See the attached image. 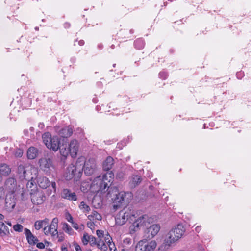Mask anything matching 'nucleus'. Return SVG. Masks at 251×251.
<instances>
[{"mask_svg":"<svg viewBox=\"0 0 251 251\" xmlns=\"http://www.w3.org/2000/svg\"><path fill=\"white\" fill-rule=\"evenodd\" d=\"M113 176V173L110 171L96 177L90 186V191L94 193L106 192L109 189Z\"/></svg>","mask_w":251,"mask_h":251,"instance_id":"nucleus-1","label":"nucleus"},{"mask_svg":"<svg viewBox=\"0 0 251 251\" xmlns=\"http://www.w3.org/2000/svg\"><path fill=\"white\" fill-rule=\"evenodd\" d=\"M185 229L182 224H179L173 228L167 234L166 243L168 246L178 240L182 237Z\"/></svg>","mask_w":251,"mask_h":251,"instance_id":"nucleus-2","label":"nucleus"},{"mask_svg":"<svg viewBox=\"0 0 251 251\" xmlns=\"http://www.w3.org/2000/svg\"><path fill=\"white\" fill-rule=\"evenodd\" d=\"M135 212L132 207L125 208L120 211L115 217L116 223L118 225H123L128 219H131L132 217L135 218Z\"/></svg>","mask_w":251,"mask_h":251,"instance_id":"nucleus-3","label":"nucleus"},{"mask_svg":"<svg viewBox=\"0 0 251 251\" xmlns=\"http://www.w3.org/2000/svg\"><path fill=\"white\" fill-rule=\"evenodd\" d=\"M151 220V218L146 214L142 215L135 220L132 225L130 227V233L134 234L142 226H147Z\"/></svg>","mask_w":251,"mask_h":251,"instance_id":"nucleus-4","label":"nucleus"},{"mask_svg":"<svg viewBox=\"0 0 251 251\" xmlns=\"http://www.w3.org/2000/svg\"><path fill=\"white\" fill-rule=\"evenodd\" d=\"M112 194L114 196L113 198H112V200H113V208L114 210H117L120 207L122 203H124V197L126 193L124 192H119L116 188H114L112 192L111 190L108 192V194L110 197H112Z\"/></svg>","mask_w":251,"mask_h":251,"instance_id":"nucleus-5","label":"nucleus"},{"mask_svg":"<svg viewBox=\"0 0 251 251\" xmlns=\"http://www.w3.org/2000/svg\"><path fill=\"white\" fill-rule=\"evenodd\" d=\"M32 171L36 172L37 170L35 168H31V167H25L23 165H19L17 169V173L19 178L21 180H26L29 181L33 179L32 176Z\"/></svg>","mask_w":251,"mask_h":251,"instance_id":"nucleus-6","label":"nucleus"},{"mask_svg":"<svg viewBox=\"0 0 251 251\" xmlns=\"http://www.w3.org/2000/svg\"><path fill=\"white\" fill-rule=\"evenodd\" d=\"M39 163L40 169L47 175L50 174L54 169L52 160L50 158H41Z\"/></svg>","mask_w":251,"mask_h":251,"instance_id":"nucleus-7","label":"nucleus"},{"mask_svg":"<svg viewBox=\"0 0 251 251\" xmlns=\"http://www.w3.org/2000/svg\"><path fill=\"white\" fill-rule=\"evenodd\" d=\"M83 170L87 176H91L97 171L96 162L94 159L86 160L83 166Z\"/></svg>","mask_w":251,"mask_h":251,"instance_id":"nucleus-8","label":"nucleus"},{"mask_svg":"<svg viewBox=\"0 0 251 251\" xmlns=\"http://www.w3.org/2000/svg\"><path fill=\"white\" fill-rule=\"evenodd\" d=\"M30 192L31 200L34 204H41L46 200V197L42 191L37 190H31Z\"/></svg>","mask_w":251,"mask_h":251,"instance_id":"nucleus-9","label":"nucleus"},{"mask_svg":"<svg viewBox=\"0 0 251 251\" xmlns=\"http://www.w3.org/2000/svg\"><path fill=\"white\" fill-rule=\"evenodd\" d=\"M82 173L81 169L77 170L76 166L71 164L67 168L65 177L67 180H70L74 177L79 178Z\"/></svg>","mask_w":251,"mask_h":251,"instance_id":"nucleus-10","label":"nucleus"},{"mask_svg":"<svg viewBox=\"0 0 251 251\" xmlns=\"http://www.w3.org/2000/svg\"><path fill=\"white\" fill-rule=\"evenodd\" d=\"M37 183L40 187L43 189H46L49 187L50 184L51 187L55 192L56 191V183L55 182H50L49 179L45 176H40L37 178Z\"/></svg>","mask_w":251,"mask_h":251,"instance_id":"nucleus-11","label":"nucleus"},{"mask_svg":"<svg viewBox=\"0 0 251 251\" xmlns=\"http://www.w3.org/2000/svg\"><path fill=\"white\" fill-rule=\"evenodd\" d=\"M17 188V183L15 178L10 177L6 179L5 182L4 189L9 194H13Z\"/></svg>","mask_w":251,"mask_h":251,"instance_id":"nucleus-12","label":"nucleus"},{"mask_svg":"<svg viewBox=\"0 0 251 251\" xmlns=\"http://www.w3.org/2000/svg\"><path fill=\"white\" fill-rule=\"evenodd\" d=\"M16 204V199L14 196L10 194L7 195L5 199V207L8 210L13 209Z\"/></svg>","mask_w":251,"mask_h":251,"instance_id":"nucleus-13","label":"nucleus"},{"mask_svg":"<svg viewBox=\"0 0 251 251\" xmlns=\"http://www.w3.org/2000/svg\"><path fill=\"white\" fill-rule=\"evenodd\" d=\"M68 147L71 156L73 158L75 157L78 151L79 145L78 141L76 140H72L69 144Z\"/></svg>","mask_w":251,"mask_h":251,"instance_id":"nucleus-14","label":"nucleus"},{"mask_svg":"<svg viewBox=\"0 0 251 251\" xmlns=\"http://www.w3.org/2000/svg\"><path fill=\"white\" fill-rule=\"evenodd\" d=\"M24 233L29 244L34 245L38 242V238L31 233L29 229L25 228Z\"/></svg>","mask_w":251,"mask_h":251,"instance_id":"nucleus-15","label":"nucleus"},{"mask_svg":"<svg viewBox=\"0 0 251 251\" xmlns=\"http://www.w3.org/2000/svg\"><path fill=\"white\" fill-rule=\"evenodd\" d=\"M61 197L70 201H76L77 196L75 192H72L69 189H64L61 193Z\"/></svg>","mask_w":251,"mask_h":251,"instance_id":"nucleus-16","label":"nucleus"},{"mask_svg":"<svg viewBox=\"0 0 251 251\" xmlns=\"http://www.w3.org/2000/svg\"><path fill=\"white\" fill-rule=\"evenodd\" d=\"M160 226L158 224H153L149 228H147L148 233L149 234L148 238H152L154 237L159 231Z\"/></svg>","mask_w":251,"mask_h":251,"instance_id":"nucleus-17","label":"nucleus"},{"mask_svg":"<svg viewBox=\"0 0 251 251\" xmlns=\"http://www.w3.org/2000/svg\"><path fill=\"white\" fill-rule=\"evenodd\" d=\"M58 219L57 218L55 217L52 219L50 225L49 226H48L49 228L50 229L52 237H54L56 235H58Z\"/></svg>","mask_w":251,"mask_h":251,"instance_id":"nucleus-18","label":"nucleus"},{"mask_svg":"<svg viewBox=\"0 0 251 251\" xmlns=\"http://www.w3.org/2000/svg\"><path fill=\"white\" fill-rule=\"evenodd\" d=\"M60 147V141L57 136H53L51 139V141L48 144L47 148L52 150L53 151H57Z\"/></svg>","mask_w":251,"mask_h":251,"instance_id":"nucleus-19","label":"nucleus"},{"mask_svg":"<svg viewBox=\"0 0 251 251\" xmlns=\"http://www.w3.org/2000/svg\"><path fill=\"white\" fill-rule=\"evenodd\" d=\"M144 251H153L156 247L155 241L148 242L146 240H142Z\"/></svg>","mask_w":251,"mask_h":251,"instance_id":"nucleus-20","label":"nucleus"},{"mask_svg":"<svg viewBox=\"0 0 251 251\" xmlns=\"http://www.w3.org/2000/svg\"><path fill=\"white\" fill-rule=\"evenodd\" d=\"M114 164V159L111 156H108L106 158V159L104 161L102 167L104 171H109L110 170L113 165Z\"/></svg>","mask_w":251,"mask_h":251,"instance_id":"nucleus-21","label":"nucleus"},{"mask_svg":"<svg viewBox=\"0 0 251 251\" xmlns=\"http://www.w3.org/2000/svg\"><path fill=\"white\" fill-rule=\"evenodd\" d=\"M73 133V129L71 127H66L63 128L58 132L59 135L63 138H68Z\"/></svg>","mask_w":251,"mask_h":251,"instance_id":"nucleus-22","label":"nucleus"},{"mask_svg":"<svg viewBox=\"0 0 251 251\" xmlns=\"http://www.w3.org/2000/svg\"><path fill=\"white\" fill-rule=\"evenodd\" d=\"M38 154L37 149L33 147H30L27 151V156L29 159H33L36 157Z\"/></svg>","mask_w":251,"mask_h":251,"instance_id":"nucleus-23","label":"nucleus"},{"mask_svg":"<svg viewBox=\"0 0 251 251\" xmlns=\"http://www.w3.org/2000/svg\"><path fill=\"white\" fill-rule=\"evenodd\" d=\"M9 234L8 227L4 225L3 222L0 221V235L3 237L8 235Z\"/></svg>","mask_w":251,"mask_h":251,"instance_id":"nucleus-24","label":"nucleus"},{"mask_svg":"<svg viewBox=\"0 0 251 251\" xmlns=\"http://www.w3.org/2000/svg\"><path fill=\"white\" fill-rule=\"evenodd\" d=\"M11 172V169L6 164L0 165V174L2 175H8Z\"/></svg>","mask_w":251,"mask_h":251,"instance_id":"nucleus-25","label":"nucleus"},{"mask_svg":"<svg viewBox=\"0 0 251 251\" xmlns=\"http://www.w3.org/2000/svg\"><path fill=\"white\" fill-rule=\"evenodd\" d=\"M61 154L64 156L66 157L69 154H70L69 147L67 145H62L60 146L59 148Z\"/></svg>","mask_w":251,"mask_h":251,"instance_id":"nucleus-26","label":"nucleus"},{"mask_svg":"<svg viewBox=\"0 0 251 251\" xmlns=\"http://www.w3.org/2000/svg\"><path fill=\"white\" fill-rule=\"evenodd\" d=\"M141 182V178L140 176L136 175L133 176L132 180L130 182V185L131 187H135Z\"/></svg>","mask_w":251,"mask_h":251,"instance_id":"nucleus-27","label":"nucleus"},{"mask_svg":"<svg viewBox=\"0 0 251 251\" xmlns=\"http://www.w3.org/2000/svg\"><path fill=\"white\" fill-rule=\"evenodd\" d=\"M52 138V137L49 132H46L42 135L43 142L47 147L48 146V144H49L50 141H51Z\"/></svg>","mask_w":251,"mask_h":251,"instance_id":"nucleus-28","label":"nucleus"},{"mask_svg":"<svg viewBox=\"0 0 251 251\" xmlns=\"http://www.w3.org/2000/svg\"><path fill=\"white\" fill-rule=\"evenodd\" d=\"M63 230L67 233L72 235L74 233V231L73 229L70 227V226L66 223H64L63 224Z\"/></svg>","mask_w":251,"mask_h":251,"instance_id":"nucleus-29","label":"nucleus"},{"mask_svg":"<svg viewBox=\"0 0 251 251\" xmlns=\"http://www.w3.org/2000/svg\"><path fill=\"white\" fill-rule=\"evenodd\" d=\"M88 218L90 220H93L94 218L98 220H100L101 219V215L96 211H94L92 214L88 216Z\"/></svg>","mask_w":251,"mask_h":251,"instance_id":"nucleus-30","label":"nucleus"},{"mask_svg":"<svg viewBox=\"0 0 251 251\" xmlns=\"http://www.w3.org/2000/svg\"><path fill=\"white\" fill-rule=\"evenodd\" d=\"M97 247L100 249L101 251H106L107 250V247L103 241L99 240L98 241Z\"/></svg>","mask_w":251,"mask_h":251,"instance_id":"nucleus-31","label":"nucleus"},{"mask_svg":"<svg viewBox=\"0 0 251 251\" xmlns=\"http://www.w3.org/2000/svg\"><path fill=\"white\" fill-rule=\"evenodd\" d=\"M79 207L80 209L83 211V212H89L90 210V207L84 201L80 202Z\"/></svg>","mask_w":251,"mask_h":251,"instance_id":"nucleus-32","label":"nucleus"},{"mask_svg":"<svg viewBox=\"0 0 251 251\" xmlns=\"http://www.w3.org/2000/svg\"><path fill=\"white\" fill-rule=\"evenodd\" d=\"M134 45L136 48L141 49L144 47V43L142 39H138L135 41Z\"/></svg>","mask_w":251,"mask_h":251,"instance_id":"nucleus-33","label":"nucleus"},{"mask_svg":"<svg viewBox=\"0 0 251 251\" xmlns=\"http://www.w3.org/2000/svg\"><path fill=\"white\" fill-rule=\"evenodd\" d=\"M143 241L140 240L138 242L135 247V251H144Z\"/></svg>","mask_w":251,"mask_h":251,"instance_id":"nucleus-34","label":"nucleus"},{"mask_svg":"<svg viewBox=\"0 0 251 251\" xmlns=\"http://www.w3.org/2000/svg\"><path fill=\"white\" fill-rule=\"evenodd\" d=\"M44 226L41 220H38L35 222L34 224V227L36 230H39L42 228Z\"/></svg>","mask_w":251,"mask_h":251,"instance_id":"nucleus-35","label":"nucleus"},{"mask_svg":"<svg viewBox=\"0 0 251 251\" xmlns=\"http://www.w3.org/2000/svg\"><path fill=\"white\" fill-rule=\"evenodd\" d=\"M89 237L90 236L87 233H85L83 234V237L82 238V241L84 245H87L89 242Z\"/></svg>","mask_w":251,"mask_h":251,"instance_id":"nucleus-36","label":"nucleus"},{"mask_svg":"<svg viewBox=\"0 0 251 251\" xmlns=\"http://www.w3.org/2000/svg\"><path fill=\"white\" fill-rule=\"evenodd\" d=\"M89 242L91 246H97L98 241H97L96 238L92 235H90Z\"/></svg>","mask_w":251,"mask_h":251,"instance_id":"nucleus-37","label":"nucleus"},{"mask_svg":"<svg viewBox=\"0 0 251 251\" xmlns=\"http://www.w3.org/2000/svg\"><path fill=\"white\" fill-rule=\"evenodd\" d=\"M13 229L16 231L21 232L23 229V226L20 224H16L13 226Z\"/></svg>","mask_w":251,"mask_h":251,"instance_id":"nucleus-38","label":"nucleus"},{"mask_svg":"<svg viewBox=\"0 0 251 251\" xmlns=\"http://www.w3.org/2000/svg\"><path fill=\"white\" fill-rule=\"evenodd\" d=\"M23 154V151L20 149H17L14 152V154L16 157H21Z\"/></svg>","mask_w":251,"mask_h":251,"instance_id":"nucleus-39","label":"nucleus"},{"mask_svg":"<svg viewBox=\"0 0 251 251\" xmlns=\"http://www.w3.org/2000/svg\"><path fill=\"white\" fill-rule=\"evenodd\" d=\"M43 230L45 235H48L49 234H50L51 235L50 229L48 226H45L43 229Z\"/></svg>","mask_w":251,"mask_h":251,"instance_id":"nucleus-40","label":"nucleus"},{"mask_svg":"<svg viewBox=\"0 0 251 251\" xmlns=\"http://www.w3.org/2000/svg\"><path fill=\"white\" fill-rule=\"evenodd\" d=\"M105 240L107 244L109 245L110 244H112L111 241L112 240V238L107 234L106 236L105 237Z\"/></svg>","mask_w":251,"mask_h":251,"instance_id":"nucleus-41","label":"nucleus"},{"mask_svg":"<svg viewBox=\"0 0 251 251\" xmlns=\"http://www.w3.org/2000/svg\"><path fill=\"white\" fill-rule=\"evenodd\" d=\"M42 222H43V224L44 226H48L49 223V219L48 218H45V219L41 220Z\"/></svg>","mask_w":251,"mask_h":251,"instance_id":"nucleus-42","label":"nucleus"},{"mask_svg":"<svg viewBox=\"0 0 251 251\" xmlns=\"http://www.w3.org/2000/svg\"><path fill=\"white\" fill-rule=\"evenodd\" d=\"M36 246L38 248L40 249H43L45 248L44 244L42 242L37 243Z\"/></svg>","mask_w":251,"mask_h":251,"instance_id":"nucleus-43","label":"nucleus"},{"mask_svg":"<svg viewBox=\"0 0 251 251\" xmlns=\"http://www.w3.org/2000/svg\"><path fill=\"white\" fill-rule=\"evenodd\" d=\"M76 251H82L80 246L76 243L74 244Z\"/></svg>","mask_w":251,"mask_h":251,"instance_id":"nucleus-44","label":"nucleus"},{"mask_svg":"<svg viewBox=\"0 0 251 251\" xmlns=\"http://www.w3.org/2000/svg\"><path fill=\"white\" fill-rule=\"evenodd\" d=\"M108 246L110 251H116V248L115 247V245L114 243L109 244Z\"/></svg>","mask_w":251,"mask_h":251,"instance_id":"nucleus-45","label":"nucleus"},{"mask_svg":"<svg viewBox=\"0 0 251 251\" xmlns=\"http://www.w3.org/2000/svg\"><path fill=\"white\" fill-rule=\"evenodd\" d=\"M97 235L99 237H101L103 236V231L100 230H97L96 231Z\"/></svg>","mask_w":251,"mask_h":251,"instance_id":"nucleus-46","label":"nucleus"},{"mask_svg":"<svg viewBox=\"0 0 251 251\" xmlns=\"http://www.w3.org/2000/svg\"><path fill=\"white\" fill-rule=\"evenodd\" d=\"M67 221L71 223H73V217L70 214H68V216L66 218Z\"/></svg>","mask_w":251,"mask_h":251,"instance_id":"nucleus-47","label":"nucleus"},{"mask_svg":"<svg viewBox=\"0 0 251 251\" xmlns=\"http://www.w3.org/2000/svg\"><path fill=\"white\" fill-rule=\"evenodd\" d=\"M3 190H0V200H3L4 198V194Z\"/></svg>","mask_w":251,"mask_h":251,"instance_id":"nucleus-48","label":"nucleus"},{"mask_svg":"<svg viewBox=\"0 0 251 251\" xmlns=\"http://www.w3.org/2000/svg\"><path fill=\"white\" fill-rule=\"evenodd\" d=\"M72 224H73V226L74 228H75V229H78V225L77 224L74 222L72 223Z\"/></svg>","mask_w":251,"mask_h":251,"instance_id":"nucleus-49","label":"nucleus"},{"mask_svg":"<svg viewBox=\"0 0 251 251\" xmlns=\"http://www.w3.org/2000/svg\"><path fill=\"white\" fill-rule=\"evenodd\" d=\"M84 44V41L83 40H80L79 41V44L80 45V46H82Z\"/></svg>","mask_w":251,"mask_h":251,"instance_id":"nucleus-50","label":"nucleus"},{"mask_svg":"<svg viewBox=\"0 0 251 251\" xmlns=\"http://www.w3.org/2000/svg\"><path fill=\"white\" fill-rule=\"evenodd\" d=\"M61 250L62 251H68V249L66 247H62Z\"/></svg>","mask_w":251,"mask_h":251,"instance_id":"nucleus-51","label":"nucleus"},{"mask_svg":"<svg viewBox=\"0 0 251 251\" xmlns=\"http://www.w3.org/2000/svg\"><path fill=\"white\" fill-rule=\"evenodd\" d=\"M4 216L0 213V220H2L4 219Z\"/></svg>","mask_w":251,"mask_h":251,"instance_id":"nucleus-52","label":"nucleus"},{"mask_svg":"<svg viewBox=\"0 0 251 251\" xmlns=\"http://www.w3.org/2000/svg\"><path fill=\"white\" fill-rule=\"evenodd\" d=\"M200 230V227L199 226H197L196 228V230L198 232H199Z\"/></svg>","mask_w":251,"mask_h":251,"instance_id":"nucleus-53","label":"nucleus"},{"mask_svg":"<svg viewBox=\"0 0 251 251\" xmlns=\"http://www.w3.org/2000/svg\"><path fill=\"white\" fill-rule=\"evenodd\" d=\"M163 74V73H160L159 74V75L161 76V75H162Z\"/></svg>","mask_w":251,"mask_h":251,"instance_id":"nucleus-54","label":"nucleus"},{"mask_svg":"<svg viewBox=\"0 0 251 251\" xmlns=\"http://www.w3.org/2000/svg\"><path fill=\"white\" fill-rule=\"evenodd\" d=\"M7 224H8L10 226H11V223H7Z\"/></svg>","mask_w":251,"mask_h":251,"instance_id":"nucleus-55","label":"nucleus"},{"mask_svg":"<svg viewBox=\"0 0 251 251\" xmlns=\"http://www.w3.org/2000/svg\"><path fill=\"white\" fill-rule=\"evenodd\" d=\"M43 126V125L42 124H40L39 125V126Z\"/></svg>","mask_w":251,"mask_h":251,"instance_id":"nucleus-56","label":"nucleus"},{"mask_svg":"<svg viewBox=\"0 0 251 251\" xmlns=\"http://www.w3.org/2000/svg\"><path fill=\"white\" fill-rule=\"evenodd\" d=\"M43 126V125L42 124H40L39 125V126Z\"/></svg>","mask_w":251,"mask_h":251,"instance_id":"nucleus-57","label":"nucleus"},{"mask_svg":"<svg viewBox=\"0 0 251 251\" xmlns=\"http://www.w3.org/2000/svg\"><path fill=\"white\" fill-rule=\"evenodd\" d=\"M121 251H126V250L125 249H122Z\"/></svg>","mask_w":251,"mask_h":251,"instance_id":"nucleus-58","label":"nucleus"},{"mask_svg":"<svg viewBox=\"0 0 251 251\" xmlns=\"http://www.w3.org/2000/svg\"><path fill=\"white\" fill-rule=\"evenodd\" d=\"M30 185H33V183H32V182H31V183H30Z\"/></svg>","mask_w":251,"mask_h":251,"instance_id":"nucleus-59","label":"nucleus"},{"mask_svg":"<svg viewBox=\"0 0 251 251\" xmlns=\"http://www.w3.org/2000/svg\"><path fill=\"white\" fill-rule=\"evenodd\" d=\"M87 251H92L91 250H88Z\"/></svg>","mask_w":251,"mask_h":251,"instance_id":"nucleus-60","label":"nucleus"},{"mask_svg":"<svg viewBox=\"0 0 251 251\" xmlns=\"http://www.w3.org/2000/svg\"><path fill=\"white\" fill-rule=\"evenodd\" d=\"M50 251H53L52 250H50Z\"/></svg>","mask_w":251,"mask_h":251,"instance_id":"nucleus-61","label":"nucleus"}]
</instances>
